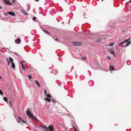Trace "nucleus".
I'll return each mask as SVG.
<instances>
[{
  "label": "nucleus",
  "mask_w": 131,
  "mask_h": 131,
  "mask_svg": "<svg viewBox=\"0 0 131 131\" xmlns=\"http://www.w3.org/2000/svg\"><path fill=\"white\" fill-rule=\"evenodd\" d=\"M3 94V92L1 90H0V94L2 95Z\"/></svg>",
  "instance_id": "28"
},
{
  "label": "nucleus",
  "mask_w": 131,
  "mask_h": 131,
  "mask_svg": "<svg viewBox=\"0 0 131 131\" xmlns=\"http://www.w3.org/2000/svg\"><path fill=\"white\" fill-rule=\"evenodd\" d=\"M21 121H22V122L23 123H25L26 122L23 120L22 119V120H21Z\"/></svg>",
  "instance_id": "37"
},
{
  "label": "nucleus",
  "mask_w": 131,
  "mask_h": 131,
  "mask_svg": "<svg viewBox=\"0 0 131 131\" xmlns=\"http://www.w3.org/2000/svg\"><path fill=\"white\" fill-rule=\"evenodd\" d=\"M36 19V18L35 17H34L32 18V19L34 21H35V20Z\"/></svg>",
  "instance_id": "32"
},
{
  "label": "nucleus",
  "mask_w": 131,
  "mask_h": 131,
  "mask_svg": "<svg viewBox=\"0 0 131 131\" xmlns=\"http://www.w3.org/2000/svg\"><path fill=\"white\" fill-rule=\"evenodd\" d=\"M107 59L109 60L111 59V57L109 56H107Z\"/></svg>",
  "instance_id": "27"
},
{
  "label": "nucleus",
  "mask_w": 131,
  "mask_h": 131,
  "mask_svg": "<svg viewBox=\"0 0 131 131\" xmlns=\"http://www.w3.org/2000/svg\"><path fill=\"white\" fill-rule=\"evenodd\" d=\"M124 43H123V42H122L121 43L119 44V46H120V45H122Z\"/></svg>",
  "instance_id": "35"
},
{
  "label": "nucleus",
  "mask_w": 131,
  "mask_h": 131,
  "mask_svg": "<svg viewBox=\"0 0 131 131\" xmlns=\"http://www.w3.org/2000/svg\"><path fill=\"white\" fill-rule=\"evenodd\" d=\"M41 127V128L44 129L45 131H49L48 129V128L45 125L42 126Z\"/></svg>",
  "instance_id": "6"
},
{
  "label": "nucleus",
  "mask_w": 131,
  "mask_h": 131,
  "mask_svg": "<svg viewBox=\"0 0 131 131\" xmlns=\"http://www.w3.org/2000/svg\"><path fill=\"white\" fill-rule=\"evenodd\" d=\"M2 7L0 6V9H2Z\"/></svg>",
  "instance_id": "41"
},
{
  "label": "nucleus",
  "mask_w": 131,
  "mask_h": 131,
  "mask_svg": "<svg viewBox=\"0 0 131 131\" xmlns=\"http://www.w3.org/2000/svg\"><path fill=\"white\" fill-rule=\"evenodd\" d=\"M3 99L5 102L7 101L8 100L7 98L5 97L3 98Z\"/></svg>",
  "instance_id": "21"
},
{
  "label": "nucleus",
  "mask_w": 131,
  "mask_h": 131,
  "mask_svg": "<svg viewBox=\"0 0 131 131\" xmlns=\"http://www.w3.org/2000/svg\"><path fill=\"white\" fill-rule=\"evenodd\" d=\"M131 2V0H130V1L129 2V3H130Z\"/></svg>",
  "instance_id": "42"
},
{
  "label": "nucleus",
  "mask_w": 131,
  "mask_h": 131,
  "mask_svg": "<svg viewBox=\"0 0 131 131\" xmlns=\"http://www.w3.org/2000/svg\"><path fill=\"white\" fill-rule=\"evenodd\" d=\"M20 39L19 38H17L15 40V42L17 44H19L20 43Z\"/></svg>",
  "instance_id": "7"
},
{
  "label": "nucleus",
  "mask_w": 131,
  "mask_h": 131,
  "mask_svg": "<svg viewBox=\"0 0 131 131\" xmlns=\"http://www.w3.org/2000/svg\"><path fill=\"white\" fill-rule=\"evenodd\" d=\"M26 113L27 116L30 118L35 121L37 120V119L33 115L31 112L30 111L29 108L27 109Z\"/></svg>",
  "instance_id": "1"
},
{
  "label": "nucleus",
  "mask_w": 131,
  "mask_h": 131,
  "mask_svg": "<svg viewBox=\"0 0 131 131\" xmlns=\"http://www.w3.org/2000/svg\"><path fill=\"white\" fill-rule=\"evenodd\" d=\"M113 45H114L113 43H111L110 44V46H113Z\"/></svg>",
  "instance_id": "33"
},
{
  "label": "nucleus",
  "mask_w": 131,
  "mask_h": 131,
  "mask_svg": "<svg viewBox=\"0 0 131 131\" xmlns=\"http://www.w3.org/2000/svg\"><path fill=\"white\" fill-rule=\"evenodd\" d=\"M20 64L21 65V67L23 70L24 71L25 70V67L24 64L22 62H20Z\"/></svg>",
  "instance_id": "11"
},
{
  "label": "nucleus",
  "mask_w": 131,
  "mask_h": 131,
  "mask_svg": "<svg viewBox=\"0 0 131 131\" xmlns=\"http://www.w3.org/2000/svg\"><path fill=\"white\" fill-rule=\"evenodd\" d=\"M48 129L50 131H53L54 129L53 126L52 125H49L48 126Z\"/></svg>",
  "instance_id": "2"
},
{
  "label": "nucleus",
  "mask_w": 131,
  "mask_h": 131,
  "mask_svg": "<svg viewBox=\"0 0 131 131\" xmlns=\"http://www.w3.org/2000/svg\"><path fill=\"white\" fill-rule=\"evenodd\" d=\"M15 0H12V2L13 3L14 2Z\"/></svg>",
  "instance_id": "39"
},
{
  "label": "nucleus",
  "mask_w": 131,
  "mask_h": 131,
  "mask_svg": "<svg viewBox=\"0 0 131 131\" xmlns=\"http://www.w3.org/2000/svg\"><path fill=\"white\" fill-rule=\"evenodd\" d=\"M53 38L55 40V41H57L59 42H60V41H59L58 40V39L57 38H56L54 39V38Z\"/></svg>",
  "instance_id": "29"
},
{
  "label": "nucleus",
  "mask_w": 131,
  "mask_h": 131,
  "mask_svg": "<svg viewBox=\"0 0 131 131\" xmlns=\"http://www.w3.org/2000/svg\"><path fill=\"white\" fill-rule=\"evenodd\" d=\"M9 103L11 106L12 105V101H10L9 102Z\"/></svg>",
  "instance_id": "34"
},
{
  "label": "nucleus",
  "mask_w": 131,
  "mask_h": 131,
  "mask_svg": "<svg viewBox=\"0 0 131 131\" xmlns=\"http://www.w3.org/2000/svg\"><path fill=\"white\" fill-rule=\"evenodd\" d=\"M35 83L38 85V86L39 87H40V84L39 82L36 80H35Z\"/></svg>",
  "instance_id": "16"
},
{
  "label": "nucleus",
  "mask_w": 131,
  "mask_h": 131,
  "mask_svg": "<svg viewBox=\"0 0 131 131\" xmlns=\"http://www.w3.org/2000/svg\"><path fill=\"white\" fill-rule=\"evenodd\" d=\"M82 58H83V59L84 60H85L86 59V58L85 57H83Z\"/></svg>",
  "instance_id": "38"
},
{
  "label": "nucleus",
  "mask_w": 131,
  "mask_h": 131,
  "mask_svg": "<svg viewBox=\"0 0 131 131\" xmlns=\"http://www.w3.org/2000/svg\"><path fill=\"white\" fill-rule=\"evenodd\" d=\"M45 100L49 102H50L51 101V99H50L47 97H45Z\"/></svg>",
  "instance_id": "14"
},
{
  "label": "nucleus",
  "mask_w": 131,
  "mask_h": 131,
  "mask_svg": "<svg viewBox=\"0 0 131 131\" xmlns=\"http://www.w3.org/2000/svg\"><path fill=\"white\" fill-rule=\"evenodd\" d=\"M27 77L30 80L31 79L32 77V76L31 75H28Z\"/></svg>",
  "instance_id": "22"
},
{
  "label": "nucleus",
  "mask_w": 131,
  "mask_h": 131,
  "mask_svg": "<svg viewBox=\"0 0 131 131\" xmlns=\"http://www.w3.org/2000/svg\"><path fill=\"white\" fill-rule=\"evenodd\" d=\"M12 67L13 69H14L15 68V65L14 62H13L12 63Z\"/></svg>",
  "instance_id": "18"
},
{
  "label": "nucleus",
  "mask_w": 131,
  "mask_h": 131,
  "mask_svg": "<svg viewBox=\"0 0 131 131\" xmlns=\"http://www.w3.org/2000/svg\"><path fill=\"white\" fill-rule=\"evenodd\" d=\"M9 60L11 62H13V59L11 57H9Z\"/></svg>",
  "instance_id": "19"
},
{
  "label": "nucleus",
  "mask_w": 131,
  "mask_h": 131,
  "mask_svg": "<svg viewBox=\"0 0 131 131\" xmlns=\"http://www.w3.org/2000/svg\"><path fill=\"white\" fill-rule=\"evenodd\" d=\"M28 10H29L30 9V7L29 6H28Z\"/></svg>",
  "instance_id": "36"
},
{
  "label": "nucleus",
  "mask_w": 131,
  "mask_h": 131,
  "mask_svg": "<svg viewBox=\"0 0 131 131\" xmlns=\"http://www.w3.org/2000/svg\"><path fill=\"white\" fill-rule=\"evenodd\" d=\"M47 96L48 98H51V95L49 94H47Z\"/></svg>",
  "instance_id": "20"
},
{
  "label": "nucleus",
  "mask_w": 131,
  "mask_h": 131,
  "mask_svg": "<svg viewBox=\"0 0 131 131\" xmlns=\"http://www.w3.org/2000/svg\"><path fill=\"white\" fill-rule=\"evenodd\" d=\"M110 53L113 55V56H114L115 57H116V54H115V53L114 52V51H110Z\"/></svg>",
  "instance_id": "15"
},
{
  "label": "nucleus",
  "mask_w": 131,
  "mask_h": 131,
  "mask_svg": "<svg viewBox=\"0 0 131 131\" xmlns=\"http://www.w3.org/2000/svg\"><path fill=\"white\" fill-rule=\"evenodd\" d=\"M6 59L7 61V63H8V66H9V62L7 58H6Z\"/></svg>",
  "instance_id": "31"
},
{
  "label": "nucleus",
  "mask_w": 131,
  "mask_h": 131,
  "mask_svg": "<svg viewBox=\"0 0 131 131\" xmlns=\"http://www.w3.org/2000/svg\"><path fill=\"white\" fill-rule=\"evenodd\" d=\"M72 43L74 46H80L81 45V42H72Z\"/></svg>",
  "instance_id": "3"
},
{
  "label": "nucleus",
  "mask_w": 131,
  "mask_h": 131,
  "mask_svg": "<svg viewBox=\"0 0 131 131\" xmlns=\"http://www.w3.org/2000/svg\"><path fill=\"white\" fill-rule=\"evenodd\" d=\"M131 43V41H128L126 43V45H125V47H126L128 46Z\"/></svg>",
  "instance_id": "12"
},
{
  "label": "nucleus",
  "mask_w": 131,
  "mask_h": 131,
  "mask_svg": "<svg viewBox=\"0 0 131 131\" xmlns=\"http://www.w3.org/2000/svg\"><path fill=\"white\" fill-rule=\"evenodd\" d=\"M72 126L73 128V129H74V131H77V130H76V128L75 127V126H74L73 125H72Z\"/></svg>",
  "instance_id": "26"
},
{
  "label": "nucleus",
  "mask_w": 131,
  "mask_h": 131,
  "mask_svg": "<svg viewBox=\"0 0 131 131\" xmlns=\"http://www.w3.org/2000/svg\"><path fill=\"white\" fill-rule=\"evenodd\" d=\"M15 117L16 118V115L15 114H14Z\"/></svg>",
  "instance_id": "40"
},
{
  "label": "nucleus",
  "mask_w": 131,
  "mask_h": 131,
  "mask_svg": "<svg viewBox=\"0 0 131 131\" xmlns=\"http://www.w3.org/2000/svg\"><path fill=\"white\" fill-rule=\"evenodd\" d=\"M130 39V38L128 39H127V40H125V41H123V42L124 43H126Z\"/></svg>",
  "instance_id": "25"
},
{
  "label": "nucleus",
  "mask_w": 131,
  "mask_h": 131,
  "mask_svg": "<svg viewBox=\"0 0 131 131\" xmlns=\"http://www.w3.org/2000/svg\"><path fill=\"white\" fill-rule=\"evenodd\" d=\"M47 93V90H46V89H44V94H46Z\"/></svg>",
  "instance_id": "30"
},
{
  "label": "nucleus",
  "mask_w": 131,
  "mask_h": 131,
  "mask_svg": "<svg viewBox=\"0 0 131 131\" xmlns=\"http://www.w3.org/2000/svg\"><path fill=\"white\" fill-rule=\"evenodd\" d=\"M4 2L5 4L8 5H11L12 4L11 2L7 0H4Z\"/></svg>",
  "instance_id": "4"
},
{
  "label": "nucleus",
  "mask_w": 131,
  "mask_h": 131,
  "mask_svg": "<svg viewBox=\"0 0 131 131\" xmlns=\"http://www.w3.org/2000/svg\"><path fill=\"white\" fill-rule=\"evenodd\" d=\"M62 24H63L64 23V22L63 21L62 22Z\"/></svg>",
  "instance_id": "43"
},
{
  "label": "nucleus",
  "mask_w": 131,
  "mask_h": 131,
  "mask_svg": "<svg viewBox=\"0 0 131 131\" xmlns=\"http://www.w3.org/2000/svg\"><path fill=\"white\" fill-rule=\"evenodd\" d=\"M14 54H16V55H17V56H20V55L18 54L17 53H16V52H12Z\"/></svg>",
  "instance_id": "23"
},
{
  "label": "nucleus",
  "mask_w": 131,
  "mask_h": 131,
  "mask_svg": "<svg viewBox=\"0 0 131 131\" xmlns=\"http://www.w3.org/2000/svg\"><path fill=\"white\" fill-rule=\"evenodd\" d=\"M109 70L110 71L114 70V67L112 65L110 66V67H109Z\"/></svg>",
  "instance_id": "9"
},
{
  "label": "nucleus",
  "mask_w": 131,
  "mask_h": 131,
  "mask_svg": "<svg viewBox=\"0 0 131 131\" xmlns=\"http://www.w3.org/2000/svg\"><path fill=\"white\" fill-rule=\"evenodd\" d=\"M21 11L22 12V13L24 14L25 15H28V14L27 13H26L25 12V10L24 9H22L21 10Z\"/></svg>",
  "instance_id": "8"
},
{
  "label": "nucleus",
  "mask_w": 131,
  "mask_h": 131,
  "mask_svg": "<svg viewBox=\"0 0 131 131\" xmlns=\"http://www.w3.org/2000/svg\"><path fill=\"white\" fill-rule=\"evenodd\" d=\"M7 14L12 15V16H14L15 15V13L14 12H8L7 13Z\"/></svg>",
  "instance_id": "5"
},
{
  "label": "nucleus",
  "mask_w": 131,
  "mask_h": 131,
  "mask_svg": "<svg viewBox=\"0 0 131 131\" xmlns=\"http://www.w3.org/2000/svg\"><path fill=\"white\" fill-rule=\"evenodd\" d=\"M41 29L45 33H47V34H48L49 35L50 34V33L48 32L46 30L44 29H43L42 28H41Z\"/></svg>",
  "instance_id": "17"
},
{
  "label": "nucleus",
  "mask_w": 131,
  "mask_h": 131,
  "mask_svg": "<svg viewBox=\"0 0 131 131\" xmlns=\"http://www.w3.org/2000/svg\"><path fill=\"white\" fill-rule=\"evenodd\" d=\"M57 71L56 69H54L52 71V73L54 74L57 73Z\"/></svg>",
  "instance_id": "13"
},
{
  "label": "nucleus",
  "mask_w": 131,
  "mask_h": 131,
  "mask_svg": "<svg viewBox=\"0 0 131 131\" xmlns=\"http://www.w3.org/2000/svg\"><path fill=\"white\" fill-rule=\"evenodd\" d=\"M39 0H35V1H38Z\"/></svg>",
  "instance_id": "44"
},
{
  "label": "nucleus",
  "mask_w": 131,
  "mask_h": 131,
  "mask_svg": "<svg viewBox=\"0 0 131 131\" xmlns=\"http://www.w3.org/2000/svg\"><path fill=\"white\" fill-rule=\"evenodd\" d=\"M52 102L54 103H55L57 102L56 100L54 99H52Z\"/></svg>",
  "instance_id": "24"
},
{
  "label": "nucleus",
  "mask_w": 131,
  "mask_h": 131,
  "mask_svg": "<svg viewBox=\"0 0 131 131\" xmlns=\"http://www.w3.org/2000/svg\"><path fill=\"white\" fill-rule=\"evenodd\" d=\"M16 119L17 121L19 123H20L21 121V120H22V119L19 117L17 118H16Z\"/></svg>",
  "instance_id": "10"
},
{
  "label": "nucleus",
  "mask_w": 131,
  "mask_h": 131,
  "mask_svg": "<svg viewBox=\"0 0 131 131\" xmlns=\"http://www.w3.org/2000/svg\"><path fill=\"white\" fill-rule=\"evenodd\" d=\"M2 78V77H1V76H0V79L1 78Z\"/></svg>",
  "instance_id": "45"
}]
</instances>
